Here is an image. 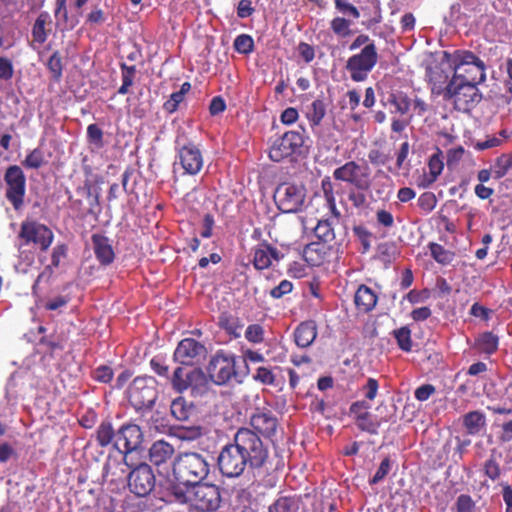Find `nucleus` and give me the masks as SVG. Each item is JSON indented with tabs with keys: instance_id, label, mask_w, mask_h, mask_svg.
<instances>
[{
	"instance_id": "obj_1",
	"label": "nucleus",
	"mask_w": 512,
	"mask_h": 512,
	"mask_svg": "<svg viewBox=\"0 0 512 512\" xmlns=\"http://www.w3.org/2000/svg\"><path fill=\"white\" fill-rule=\"evenodd\" d=\"M96 441L99 447L112 446L123 454V464L126 467H133L130 455L142 447L144 433L136 423H123L117 430L114 429L110 420H104L95 431ZM115 466H122L117 460H108L104 466L106 475L115 476Z\"/></svg>"
},
{
	"instance_id": "obj_2",
	"label": "nucleus",
	"mask_w": 512,
	"mask_h": 512,
	"mask_svg": "<svg viewBox=\"0 0 512 512\" xmlns=\"http://www.w3.org/2000/svg\"><path fill=\"white\" fill-rule=\"evenodd\" d=\"M444 58H447V66L451 68L453 78L476 87L485 81V62L475 53L461 50L452 54L444 52Z\"/></svg>"
},
{
	"instance_id": "obj_3",
	"label": "nucleus",
	"mask_w": 512,
	"mask_h": 512,
	"mask_svg": "<svg viewBox=\"0 0 512 512\" xmlns=\"http://www.w3.org/2000/svg\"><path fill=\"white\" fill-rule=\"evenodd\" d=\"M209 471L210 466L205 456L195 452L178 454L172 467L175 479L192 488L206 479Z\"/></svg>"
},
{
	"instance_id": "obj_4",
	"label": "nucleus",
	"mask_w": 512,
	"mask_h": 512,
	"mask_svg": "<svg viewBox=\"0 0 512 512\" xmlns=\"http://www.w3.org/2000/svg\"><path fill=\"white\" fill-rule=\"evenodd\" d=\"M246 468L252 470L263 468L269 461V447L261 436L248 427H240L235 432Z\"/></svg>"
},
{
	"instance_id": "obj_5",
	"label": "nucleus",
	"mask_w": 512,
	"mask_h": 512,
	"mask_svg": "<svg viewBox=\"0 0 512 512\" xmlns=\"http://www.w3.org/2000/svg\"><path fill=\"white\" fill-rule=\"evenodd\" d=\"M158 397L157 380L154 376H137L127 389V399L136 410H149Z\"/></svg>"
},
{
	"instance_id": "obj_6",
	"label": "nucleus",
	"mask_w": 512,
	"mask_h": 512,
	"mask_svg": "<svg viewBox=\"0 0 512 512\" xmlns=\"http://www.w3.org/2000/svg\"><path fill=\"white\" fill-rule=\"evenodd\" d=\"M447 100L451 102L458 112L467 113L473 110L482 99V94L478 87L451 77L448 88Z\"/></svg>"
},
{
	"instance_id": "obj_7",
	"label": "nucleus",
	"mask_w": 512,
	"mask_h": 512,
	"mask_svg": "<svg viewBox=\"0 0 512 512\" xmlns=\"http://www.w3.org/2000/svg\"><path fill=\"white\" fill-rule=\"evenodd\" d=\"M377 61V46L375 44H368L362 48L360 53L353 54L347 59L345 68L351 80L361 82L368 78Z\"/></svg>"
},
{
	"instance_id": "obj_8",
	"label": "nucleus",
	"mask_w": 512,
	"mask_h": 512,
	"mask_svg": "<svg viewBox=\"0 0 512 512\" xmlns=\"http://www.w3.org/2000/svg\"><path fill=\"white\" fill-rule=\"evenodd\" d=\"M6 185L5 196L15 211H20L25 205L26 176L18 165L8 166L4 173Z\"/></svg>"
},
{
	"instance_id": "obj_9",
	"label": "nucleus",
	"mask_w": 512,
	"mask_h": 512,
	"mask_svg": "<svg viewBox=\"0 0 512 512\" xmlns=\"http://www.w3.org/2000/svg\"><path fill=\"white\" fill-rule=\"evenodd\" d=\"M335 180L347 182L357 189H371V170L367 164L355 160L345 162L333 171Z\"/></svg>"
},
{
	"instance_id": "obj_10",
	"label": "nucleus",
	"mask_w": 512,
	"mask_h": 512,
	"mask_svg": "<svg viewBox=\"0 0 512 512\" xmlns=\"http://www.w3.org/2000/svg\"><path fill=\"white\" fill-rule=\"evenodd\" d=\"M218 469L223 476L233 477L241 476L246 470V465L242 458L241 449L237 443L235 435L232 442L223 446L218 454Z\"/></svg>"
},
{
	"instance_id": "obj_11",
	"label": "nucleus",
	"mask_w": 512,
	"mask_h": 512,
	"mask_svg": "<svg viewBox=\"0 0 512 512\" xmlns=\"http://www.w3.org/2000/svg\"><path fill=\"white\" fill-rule=\"evenodd\" d=\"M306 197L303 186L283 182L274 192V201L283 213H296L301 210Z\"/></svg>"
},
{
	"instance_id": "obj_12",
	"label": "nucleus",
	"mask_w": 512,
	"mask_h": 512,
	"mask_svg": "<svg viewBox=\"0 0 512 512\" xmlns=\"http://www.w3.org/2000/svg\"><path fill=\"white\" fill-rule=\"evenodd\" d=\"M303 132L288 131L282 137L275 139L268 149L269 159L274 162H280L287 157L301 152L304 137Z\"/></svg>"
},
{
	"instance_id": "obj_13",
	"label": "nucleus",
	"mask_w": 512,
	"mask_h": 512,
	"mask_svg": "<svg viewBox=\"0 0 512 512\" xmlns=\"http://www.w3.org/2000/svg\"><path fill=\"white\" fill-rule=\"evenodd\" d=\"M127 474V485L130 492L136 496L144 497L149 495L155 488V474L148 463H139L130 467Z\"/></svg>"
},
{
	"instance_id": "obj_14",
	"label": "nucleus",
	"mask_w": 512,
	"mask_h": 512,
	"mask_svg": "<svg viewBox=\"0 0 512 512\" xmlns=\"http://www.w3.org/2000/svg\"><path fill=\"white\" fill-rule=\"evenodd\" d=\"M18 238L21 239L25 245L33 243L44 252L51 245L54 239L52 229L38 221H24L21 223Z\"/></svg>"
},
{
	"instance_id": "obj_15",
	"label": "nucleus",
	"mask_w": 512,
	"mask_h": 512,
	"mask_svg": "<svg viewBox=\"0 0 512 512\" xmlns=\"http://www.w3.org/2000/svg\"><path fill=\"white\" fill-rule=\"evenodd\" d=\"M206 370L212 382L225 385L236 375L235 355L218 352L212 356Z\"/></svg>"
},
{
	"instance_id": "obj_16",
	"label": "nucleus",
	"mask_w": 512,
	"mask_h": 512,
	"mask_svg": "<svg viewBox=\"0 0 512 512\" xmlns=\"http://www.w3.org/2000/svg\"><path fill=\"white\" fill-rule=\"evenodd\" d=\"M221 493L213 483H198L192 488L191 507L197 511H215L221 504Z\"/></svg>"
},
{
	"instance_id": "obj_17",
	"label": "nucleus",
	"mask_w": 512,
	"mask_h": 512,
	"mask_svg": "<svg viewBox=\"0 0 512 512\" xmlns=\"http://www.w3.org/2000/svg\"><path fill=\"white\" fill-rule=\"evenodd\" d=\"M426 75L431 93L436 96L442 95L446 101L451 79V68L447 66V58L438 65L429 66Z\"/></svg>"
},
{
	"instance_id": "obj_18",
	"label": "nucleus",
	"mask_w": 512,
	"mask_h": 512,
	"mask_svg": "<svg viewBox=\"0 0 512 512\" xmlns=\"http://www.w3.org/2000/svg\"><path fill=\"white\" fill-rule=\"evenodd\" d=\"M251 429L259 435L271 439L278 427V419L273 410L263 407L256 408L250 416Z\"/></svg>"
},
{
	"instance_id": "obj_19",
	"label": "nucleus",
	"mask_w": 512,
	"mask_h": 512,
	"mask_svg": "<svg viewBox=\"0 0 512 512\" xmlns=\"http://www.w3.org/2000/svg\"><path fill=\"white\" fill-rule=\"evenodd\" d=\"M205 380V374L200 368L185 369L177 367L174 369L170 378L171 385L178 393H184L190 387H195L197 383Z\"/></svg>"
},
{
	"instance_id": "obj_20",
	"label": "nucleus",
	"mask_w": 512,
	"mask_h": 512,
	"mask_svg": "<svg viewBox=\"0 0 512 512\" xmlns=\"http://www.w3.org/2000/svg\"><path fill=\"white\" fill-rule=\"evenodd\" d=\"M178 158L181 167L187 174L195 175L199 173L203 167V155L194 142H188L179 147Z\"/></svg>"
},
{
	"instance_id": "obj_21",
	"label": "nucleus",
	"mask_w": 512,
	"mask_h": 512,
	"mask_svg": "<svg viewBox=\"0 0 512 512\" xmlns=\"http://www.w3.org/2000/svg\"><path fill=\"white\" fill-rule=\"evenodd\" d=\"M206 350L205 346L201 342L195 339L186 338L180 341L177 348L174 351L173 359L179 362L181 365L192 366L195 357L201 355Z\"/></svg>"
},
{
	"instance_id": "obj_22",
	"label": "nucleus",
	"mask_w": 512,
	"mask_h": 512,
	"mask_svg": "<svg viewBox=\"0 0 512 512\" xmlns=\"http://www.w3.org/2000/svg\"><path fill=\"white\" fill-rule=\"evenodd\" d=\"M91 240L98 264L104 267L110 266L115 261V249L109 237L102 233H94L91 235Z\"/></svg>"
},
{
	"instance_id": "obj_23",
	"label": "nucleus",
	"mask_w": 512,
	"mask_h": 512,
	"mask_svg": "<svg viewBox=\"0 0 512 512\" xmlns=\"http://www.w3.org/2000/svg\"><path fill=\"white\" fill-rule=\"evenodd\" d=\"M252 252L253 265L259 270L269 268L273 261L281 260V255L278 249L269 245L268 242H261L252 249Z\"/></svg>"
},
{
	"instance_id": "obj_24",
	"label": "nucleus",
	"mask_w": 512,
	"mask_h": 512,
	"mask_svg": "<svg viewBox=\"0 0 512 512\" xmlns=\"http://www.w3.org/2000/svg\"><path fill=\"white\" fill-rule=\"evenodd\" d=\"M303 504L300 494L279 493L268 508V512H299Z\"/></svg>"
},
{
	"instance_id": "obj_25",
	"label": "nucleus",
	"mask_w": 512,
	"mask_h": 512,
	"mask_svg": "<svg viewBox=\"0 0 512 512\" xmlns=\"http://www.w3.org/2000/svg\"><path fill=\"white\" fill-rule=\"evenodd\" d=\"M330 250L331 248L325 242L314 241L303 248L302 256L308 265L321 266L326 261Z\"/></svg>"
},
{
	"instance_id": "obj_26",
	"label": "nucleus",
	"mask_w": 512,
	"mask_h": 512,
	"mask_svg": "<svg viewBox=\"0 0 512 512\" xmlns=\"http://www.w3.org/2000/svg\"><path fill=\"white\" fill-rule=\"evenodd\" d=\"M175 453V449L171 443L164 440H157L151 444L149 449V461L154 466H161L171 460Z\"/></svg>"
},
{
	"instance_id": "obj_27",
	"label": "nucleus",
	"mask_w": 512,
	"mask_h": 512,
	"mask_svg": "<svg viewBox=\"0 0 512 512\" xmlns=\"http://www.w3.org/2000/svg\"><path fill=\"white\" fill-rule=\"evenodd\" d=\"M317 336V326L315 321L308 320L301 322L294 331V340L296 345L301 348H307L312 345Z\"/></svg>"
},
{
	"instance_id": "obj_28",
	"label": "nucleus",
	"mask_w": 512,
	"mask_h": 512,
	"mask_svg": "<svg viewBox=\"0 0 512 512\" xmlns=\"http://www.w3.org/2000/svg\"><path fill=\"white\" fill-rule=\"evenodd\" d=\"M354 302L360 312L368 313L377 305V295L366 285H360L354 295Z\"/></svg>"
},
{
	"instance_id": "obj_29",
	"label": "nucleus",
	"mask_w": 512,
	"mask_h": 512,
	"mask_svg": "<svg viewBox=\"0 0 512 512\" xmlns=\"http://www.w3.org/2000/svg\"><path fill=\"white\" fill-rule=\"evenodd\" d=\"M462 425L468 435H478L486 426L485 413L481 410H472L462 416Z\"/></svg>"
},
{
	"instance_id": "obj_30",
	"label": "nucleus",
	"mask_w": 512,
	"mask_h": 512,
	"mask_svg": "<svg viewBox=\"0 0 512 512\" xmlns=\"http://www.w3.org/2000/svg\"><path fill=\"white\" fill-rule=\"evenodd\" d=\"M218 325L231 339H238L241 335V329L243 328L241 319H239L238 316L226 312L218 316Z\"/></svg>"
},
{
	"instance_id": "obj_31",
	"label": "nucleus",
	"mask_w": 512,
	"mask_h": 512,
	"mask_svg": "<svg viewBox=\"0 0 512 512\" xmlns=\"http://www.w3.org/2000/svg\"><path fill=\"white\" fill-rule=\"evenodd\" d=\"M499 338L492 332H484L479 334L474 341V348L479 353L491 355L497 351Z\"/></svg>"
},
{
	"instance_id": "obj_32",
	"label": "nucleus",
	"mask_w": 512,
	"mask_h": 512,
	"mask_svg": "<svg viewBox=\"0 0 512 512\" xmlns=\"http://www.w3.org/2000/svg\"><path fill=\"white\" fill-rule=\"evenodd\" d=\"M51 23V17L48 12H41L35 19V23L32 27V38L35 42L42 45L47 41L50 30H47V26Z\"/></svg>"
},
{
	"instance_id": "obj_33",
	"label": "nucleus",
	"mask_w": 512,
	"mask_h": 512,
	"mask_svg": "<svg viewBox=\"0 0 512 512\" xmlns=\"http://www.w3.org/2000/svg\"><path fill=\"white\" fill-rule=\"evenodd\" d=\"M444 169V161L440 148L437 152L432 154L428 160L429 177L424 183V187L432 185L438 179Z\"/></svg>"
},
{
	"instance_id": "obj_34",
	"label": "nucleus",
	"mask_w": 512,
	"mask_h": 512,
	"mask_svg": "<svg viewBox=\"0 0 512 512\" xmlns=\"http://www.w3.org/2000/svg\"><path fill=\"white\" fill-rule=\"evenodd\" d=\"M388 102L390 105H393L395 107V111L401 115L407 114L412 105L411 98L403 91L390 93Z\"/></svg>"
},
{
	"instance_id": "obj_35",
	"label": "nucleus",
	"mask_w": 512,
	"mask_h": 512,
	"mask_svg": "<svg viewBox=\"0 0 512 512\" xmlns=\"http://www.w3.org/2000/svg\"><path fill=\"white\" fill-rule=\"evenodd\" d=\"M314 234L320 242H325L332 249V242L336 236L330 221L320 220L314 227Z\"/></svg>"
},
{
	"instance_id": "obj_36",
	"label": "nucleus",
	"mask_w": 512,
	"mask_h": 512,
	"mask_svg": "<svg viewBox=\"0 0 512 512\" xmlns=\"http://www.w3.org/2000/svg\"><path fill=\"white\" fill-rule=\"evenodd\" d=\"M327 113L325 102L316 99L310 105L307 112V119L312 126H319Z\"/></svg>"
},
{
	"instance_id": "obj_37",
	"label": "nucleus",
	"mask_w": 512,
	"mask_h": 512,
	"mask_svg": "<svg viewBox=\"0 0 512 512\" xmlns=\"http://www.w3.org/2000/svg\"><path fill=\"white\" fill-rule=\"evenodd\" d=\"M428 247L432 258L441 265H449L454 260L455 253L445 249L444 246L437 244V242H430Z\"/></svg>"
},
{
	"instance_id": "obj_38",
	"label": "nucleus",
	"mask_w": 512,
	"mask_h": 512,
	"mask_svg": "<svg viewBox=\"0 0 512 512\" xmlns=\"http://www.w3.org/2000/svg\"><path fill=\"white\" fill-rule=\"evenodd\" d=\"M120 70L122 83L118 89V93L124 95L127 94L129 92L130 87L133 86V81L137 70L136 66H128L127 64H125V62H122L120 64Z\"/></svg>"
},
{
	"instance_id": "obj_39",
	"label": "nucleus",
	"mask_w": 512,
	"mask_h": 512,
	"mask_svg": "<svg viewBox=\"0 0 512 512\" xmlns=\"http://www.w3.org/2000/svg\"><path fill=\"white\" fill-rule=\"evenodd\" d=\"M321 190L324 194V198L327 202L329 209L332 211L333 214L339 216L340 213L337 211L334 185L332 183L330 176H325L324 179L321 180Z\"/></svg>"
},
{
	"instance_id": "obj_40",
	"label": "nucleus",
	"mask_w": 512,
	"mask_h": 512,
	"mask_svg": "<svg viewBox=\"0 0 512 512\" xmlns=\"http://www.w3.org/2000/svg\"><path fill=\"white\" fill-rule=\"evenodd\" d=\"M169 493L172 496L173 500L181 503V504H192V487L185 486L183 483L178 485H172L169 488Z\"/></svg>"
},
{
	"instance_id": "obj_41",
	"label": "nucleus",
	"mask_w": 512,
	"mask_h": 512,
	"mask_svg": "<svg viewBox=\"0 0 512 512\" xmlns=\"http://www.w3.org/2000/svg\"><path fill=\"white\" fill-rule=\"evenodd\" d=\"M512 168V153H504L496 158L492 166L494 178L499 180Z\"/></svg>"
},
{
	"instance_id": "obj_42",
	"label": "nucleus",
	"mask_w": 512,
	"mask_h": 512,
	"mask_svg": "<svg viewBox=\"0 0 512 512\" xmlns=\"http://www.w3.org/2000/svg\"><path fill=\"white\" fill-rule=\"evenodd\" d=\"M394 339L397 341V344L401 350L411 351L412 349V340H411V329L409 327L403 326L393 331Z\"/></svg>"
},
{
	"instance_id": "obj_43",
	"label": "nucleus",
	"mask_w": 512,
	"mask_h": 512,
	"mask_svg": "<svg viewBox=\"0 0 512 512\" xmlns=\"http://www.w3.org/2000/svg\"><path fill=\"white\" fill-rule=\"evenodd\" d=\"M357 427L360 430L365 431L369 434H377L379 428V422L374 420L373 415L369 413L367 410L364 414L358 417V421L356 422Z\"/></svg>"
},
{
	"instance_id": "obj_44",
	"label": "nucleus",
	"mask_w": 512,
	"mask_h": 512,
	"mask_svg": "<svg viewBox=\"0 0 512 512\" xmlns=\"http://www.w3.org/2000/svg\"><path fill=\"white\" fill-rule=\"evenodd\" d=\"M234 49L241 54H250L254 49V40L249 34H240L234 39Z\"/></svg>"
},
{
	"instance_id": "obj_45",
	"label": "nucleus",
	"mask_w": 512,
	"mask_h": 512,
	"mask_svg": "<svg viewBox=\"0 0 512 512\" xmlns=\"http://www.w3.org/2000/svg\"><path fill=\"white\" fill-rule=\"evenodd\" d=\"M45 163L44 153L40 148H34L25 156L22 165L26 168L38 169Z\"/></svg>"
},
{
	"instance_id": "obj_46",
	"label": "nucleus",
	"mask_w": 512,
	"mask_h": 512,
	"mask_svg": "<svg viewBox=\"0 0 512 512\" xmlns=\"http://www.w3.org/2000/svg\"><path fill=\"white\" fill-rule=\"evenodd\" d=\"M47 67L54 80H59L63 74L62 57L59 51H55L47 61Z\"/></svg>"
},
{
	"instance_id": "obj_47",
	"label": "nucleus",
	"mask_w": 512,
	"mask_h": 512,
	"mask_svg": "<svg viewBox=\"0 0 512 512\" xmlns=\"http://www.w3.org/2000/svg\"><path fill=\"white\" fill-rule=\"evenodd\" d=\"M86 135L88 141L97 148H103L105 146L104 132L97 124L88 125Z\"/></svg>"
},
{
	"instance_id": "obj_48",
	"label": "nucleus",
	"mask_w": 512,
	"mask_h": 512,
	"mask_svg": "<svg viewBox=\"0 0 512 512\" xmlns=\"http://www.w3.org/2000/svg\"><path fill=\"white\" fill-rule=\"evenodd\" d=\"M350 26L351 21L343 17H336L331 20V31L336 35L342 36V38L352 34Z\"/></svg>"
},
{
	"instance_id": "obj_49",
	"label": "nucleus",
	"mask_w": 512,
	"mask_h": 512,
	"mask_svg": "<svg viewBox=\"0 0 512 512\" xmlns=\"http://www.w3.org/2000/svg\"><path fill=\"white\" fill-rule=\"evenodd\" d=\"M371 190H357V188H353L348 193V200L352 204L354 208H365L368 205L367 194Z\"/></svg>"
},
{
	"instance_id": "obj_50",
	"label": "nucleus",
	"mask_w": 512,
	"mask_h": 512,
	"mask_svg": "<svg viewBox=\"0 0 512 512\" xmlns=\"http://www.w3.org/2000/svg\"><path fill=\"white\" fill-rule=\"evenodd\" d=\"M437 198L433 192H424L417 200V205L425 213H430L437 205Z\"/></svg>"
},
{
	"instance_id": "obj_51",
	"label": "nucleus",
	"mask_w": 512,
	"mask_h": 512,
	"mask_svg": "<svg viewBox=\"0 0 512 512\" xmlns=\"http://www.w3.org/2000/svg\"><path fill=\"white\" fill-rule=\"evenodd\" d=\"M353 233L363 247V252H367L371 248V232L365 226L357 225L353 227Z\"/></svg>"
},
{
	"instance_id": "obj_52",
	"label": "nucleus",
	"mask_w": 512,
	"mask_h": 512,
	"mask_svg": "<svg viewBox=\"0 0 512 512\" xmlns=\"http://www.w3.org/2000/svg\"><path fill=\"white\" fill-rule=\"evenodd\" d=\"M264 335V328L260 324H252L246 327L245 337L248 342L262 343L265 339Z\"/></svg>"
},
{
	"instance_id": "obj_53",
	"label": "nucleus",
	"mask_w": 512,
	"mask_h": 512,
	"mask_svg": "<svg viewBox=\"0 0 512 512\" xmlns=\"http://www.w3.org/2000/svg\"><path fill=\"white\" fill-rule=\"evenodd\" d=\"M254 379L261 382L262 385L275 386L276 379L273 370L269 367H258Z\"/></svg>"
},
{
	"instance_id": "obj_54",
	"label": "nucleus",
	"mask_w": 512,
	"mask_h": 512,
	"mask_svg": "<svg viewBox=\"0 0 512 512\" xmlns=\"http://www.w3.org/2000/svg\"><path fill=\"white\" fill-rule=\"evenodd\" d=\"M484 474L492 481L498 480L501 476V467L493 456L484 462Z\"/></svg>"
},
{
	"instance_id": "obj_55",
	"label": "nucleus",
	"mask_w": 512,
	"mask_h": 512,
	"mask_svg": "<svg viewBox=\"0 0 512 512\" xmlns=\"http://www.w3.org/2000/svg\"><path fill=\"white\" fill-rule=\"evenodd\" d=\"M150 367L155 372V374L170 380L171 376H169V366L166 365L165 360L162 359L161 356H154L150 360Z\"/></svg>"
},
{
	"instance_id": "obj_56",
	"label": "nucleus",
	"mask_w": 512,
	"mask_h": 512,
	"mask_svg": "<svg viewBox=\"0 0 512 512\" xmlns=\"http://www.w3.org/2000/svg\"><path fill=\"white\" fill-rule=\"evenodd\" d=\"M456 512H475V502L469 494H461L456 499Z\"/></svg>"
},
{
	"instance_id": "obj_57",
	"label": "nucleus",
	"mask_w": 512,
	"mask_h": 512,
	"mask_svg": "<svg viewBox=\"0 0 512 512\" xmlns=\"http://www.w3.org/2000/svg\"><path fill=\"white\" fill-rule=\"evenodd\" d=\"M171 412L179 421L188 419L189 410L184 406V398H178L172 401Z\"/></svg>"
},
{
	"instance_id": "obj_58",
	"label": "nucleus",
	"mask_w": 512,
	"mask_h": 512,
	"mask_svg": "<svg viewBox=\"0 0 512 512\" xmlns=\"http://www.w3.org/2000/svg\"><path fill=\"white\" fill-rule=\"evenodd\" d=\"M68 254V246L66 244H58L52 249L51 265L49 267L58 268L63 259Z\"/></svg>"
},
{
	"instance_id": "obj_59",
	"label": "nucleus",
	"mask_w": 512,
	"mask_h": 512,
	"mask_svg": "<svg viewBox=\"0 0 512 512\" xmlns=\"http://www.w3.org/2000/svg\"><path fill=\"white\" fill-rule=\"evenodd\" d=\"M335 7L338 12L348 14L354 19L360 18V12L356 6L349 4L346 0H334Z\"/></svg>"
},
{
	"instance_id": "obj_60",
	"label": "nucleus",
	"mask_w": 512,
	"mask_h": 512,
	"mask_svg": "<svg viewBox=\"0 0 512 512\" xmlns=\"http://www.w3.org/2000/svg\"><path fill=\"white\" fill-rule=\"evenodd\" d=\"M391 468V461L389 458H385L381 461L380 466L377 468L376 472L370 479V484H377L380 481H383V479L386 478V476L389 473V470Z\"/></svg>"
},
{
	"instance_id": "obj_61",
	"label": "nucleus",
	"mask_w": 512,
	"mask_h": 512,
	"mask_svg": "<svg viewBox=\"0 0 512 512\" xmlns=\"http://www.w3.org/2000/svg\"><path fill=\"white\" fill-rule=\"evenodd\" d=\"M93 379L98 382L108 383L113 379L114 372L110 366H98L92 374Z\"/></svg>"
},
{
	"instance_id": "obj_62",
	"label": "nucleus",
	"mask_w": 512,
	"mask_h": 512,
	"mask_svg": "<svg viewBox=\"0 0 512 512\" xmlns=\"http://www.w3.org/2000/svg\"><path fill=\"white\" fill-rule=\"evenodd\" d=\"M183 97H181L179 92H174L170 95V98L167 99L163 104V109L166 113L172 114L178 111V108L183 102Z\"/></svg>"
},
{
	"instance_id": "obj_63",
	"label": "nucleus",
	"mask_w": 512,
	"mask_h": 512,
	"mask_svg": "<svg viewBox=\"0 0 512 512\" xmlns=\"http://www.w3.org/2000/svg\"><path fill=\"white\" fill-rule=\"evenodd\" d=\"M376 222L384 228H392L395 225L394 215L387 210L376 211Z\"/></svg>"
},
{
	"instance_id": "obj_64",
	"label": "nucleus",
	"mask_w": 512,
	"mask_h": 512,
	"mask_svg": "<svg viewBox=\"0 0 512 512\" xmlns=\"http://www.w3.org/2000/svg\"><path fill=\"white\" fill-rule=\"evenodd\" d=\"M293 285L289 280H282L279 282L278 286H275L271 289L270 295L274 299H281L282 296L291 293Z\"/></svg>"
}]
</instances>
